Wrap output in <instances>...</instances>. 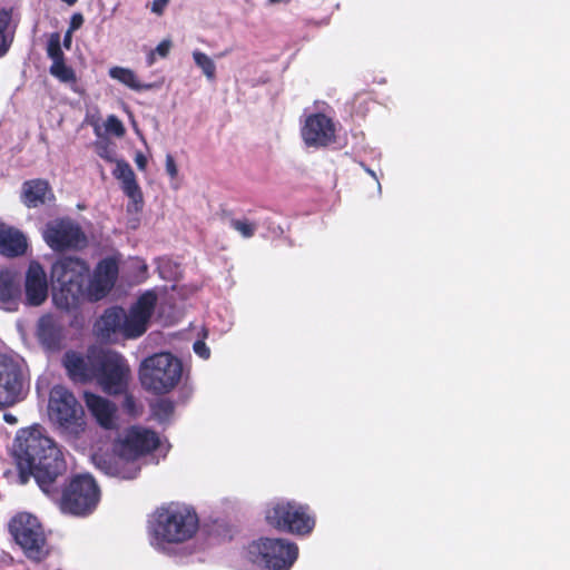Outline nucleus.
Wrapping results in <instances>:
<instances>
[{"label":"nucleus","mask_w":570,"mask_h":570,"mask_svg":"<svg viewBox=\"0 0 570 570\" xmlns=\"http://www.w3.org/2000/svg\"><path fill=\"white\" fill-rule=\"evenodd\" d=\"M170 48L171 41L169 39H164L161 42L158 43L154 51L156 52V55L160 56L161 58H165L169 53Z\"/></svg>","instance_id":"nucleus-38"},{"label":"nucleus","mask_w":570,"mask_h":570,"mask_svg":"<svg viewBox=\"0 0 570 570\" xmlns=\"http://www.w3.org/2000/svg\"><path fill=\"white\" fill-rule=\"evenodd\" d=\"M3 419L6 422L10 423V424H16L17 423V419L14 415L10 414V413H6L3 415Z\"/></svg>","instance_id":"nucleus-42"},{"label":"nucleus","mask_w":570,"mask_h":570,"mask_svg":"<svg viewBox=\"0 0 570 570\" xmlns=\"http://www.w3.org/2000/svg\"><path fill=\"white\" fill-rule=\"evenodd\" d=\"M89 266L79 258L66 257L51 267L52 299L59 309H76L89 293Z\"/></svg>","instance_id":"nucleus-5"},{"label":"nucleus","mask_w":570,"mask_h":570,"mask_svg":"<svg viewBox=\"0 0 570 570\" xmlns=\"http://www.w3.org/2000/svg\"><path fill=\"white\" fill-rule=\"evenodd\" d=\"M26 236L14 227L0 223V254L7 257L23 255L27 250Z\"/></svg>","instance_id":"nucleus-21"},{"label":"nucleus","mask_w":570,"mask_h":570,"mask_svg":"<svg viewBox=\"0 0 570 570\" xmlns=\"http://www.w3.org/2000/svg\"><path fill=\"white\" fill-rule=\"evenodd\" d=\"M170 0H154L150 4V10L157 16H161L165 12Z\"/></svg>","instance_id":"nucleus-37"},{"label":"nucleus","mask_w":570,"mask_h":570,"mask_svg":"<svg viewBox=\"0 0 570 570\" xmlns=\"http://www.w3.org/2000/svg\"><path fill=\"white\" fill-rule=\"evenodd\" d=\"M27 364L16 353H0V407L12 406L24 399Z\"/></svg>","instance_id":"nucleus-12"},{"label":"nucleus","mask_w":570,"mask_h":570,"mask_svg":"<svg viewBox=\"0 0 570 570\" xmlns=\"http://www.w3.org/2000/svg\"><path fill=\"white\" fill-rule=\"evenodd\" d=\"M155 56H156V52H155V51H151V52L148 55V57H147V63H148V66L154 65V62H155Z\"/></svg>","instance_id":"nucleus-44"},{"label":"nucleus","mask_w":570,"mask_h":570,"mask_svg":"<svg viewBox=\"0 0 570 570\" xmlns=\"http://www.w3.org/2000/svg\"><path fill=\"white\" fill-rule=\"evenodd\" d=\"M9 530L29 560L39 562L48 556L46 535L35 515L27 512L18 513L11 519Z\"/></svg>","instance_id":"nucleus-11"},{"label":"nucleus","mask_w":570,"mask_h":570,"mask_svg":"<svg viewBox=\"0 0 570 570\" xmlns=\"http://www.w3.org/2000/svg\"><path fill=\"white\" fill-rule=\"evenodd\" d=\"M230 227L238 232L244 238L252 237L257 229V225L248 219H232Z\"/></svg>","instance_id":"nucleus-32"},{"label":"nucleus","mask_w":570,"mask_h":570,"mask_svg":"<svg viewBox=\"0 0 570 570\" xmlns=\"http://www.w3.org/2000/svg\"><path fill=\"white\" fill-rule=\"evenodd\" d=\"M49 71L51 76H53L61 82L69 83L76 81L75 71L72 70V68L65 63V60L61 62H52Z\"/></svg>","instance_id":"nucleus-28"},{"label":"nucleus","mask_w":570,"mask_h":570,"mask_svg":"<svg viewBox=\"0 0 570 570\" xmlns=\"http://www.w3.org/2000/svg\"><path fill=\"white\" fill-rule=\"evenodd\" d=\"M71 33L72 31L71 30H68L65 35V38H63V45L65 47L69 48L70 43H71Z\"/></svg>","instance_id":"nucleus-41"},{"label":"nucleus","mask_w":570,"mask_h":570,"mask_svg":"<svg viewBox=\"0 0 570 570\" xmlns=\"http://www.w3.org/2000/svg\"><path fill=\"white\" fill-rule=\"evenodd\" d=\"M48 296L47 275L38 262H31L26 275V301L28 305L39 306Z\"/></svg>","instance_id":"nucleus-18"},{"label":"nucleus","mask_w":570,"mask_h":570,"mask_svg":"<svg viewBox=\"0 0 570 570\" xmlns=\"http://www.w3.org/2000/svg\"><path fill=\"white\" fill-rule=\"evenodd\" d=\"M48 416L59 433L68 439H76L85 431L83 409L75 395L62 385H56L50 391Z\"/></svg>","instance_id":"nucleus-6"},{"label":"nucleus","mask_w":570,"mask_h":570,"mask_svg":"<svg viewBox=\"0 0 570 570\" xmlns=\"http://www.w3.org/2000/svg\"><path fill=\"white\" fill-rule=\"evenodd\" d=\"M95 150L99 157L102 159L112 163L117 161L115 156V148L112 147L111 142L107 139H100L95 142Z\"/></svg>","instance_id":"nucleus-31"},{"label":"nucleus","mask_w":570,"mask_h":570,"mask_svg":"<svg viewBox=\"0 0 570 570\" xmlns=\"http://www.w3.org/2000/svg\"><path fill=\"white\" fill-rule=\"evenodd\" d=\"M174 407L171 401L160 400L153 405V413L160 422H165L171 416Z\"/></svg>","instance_id":"nucleus-30"},{"label":"nucleus","mask_w":570,"mask_h":570,"mask_svg":"<svg viewBox=\"0 0 570 570\" xmlns=\"http://www.w3.org/2000/svg\"><path fill=\"white\" fill-rule=\"evenodd\" d=\"M52 198L53 194L46 180L33 179L23 184L22 202L28 207H39L40 205L50 202Z\"/></svg>","instance_id":"nucleus-22"},{"label":"nucleus","mask_w":570,"mask_h":570,"mask_svg":"<svg viewBox=\"0 0 570 570\" xmlns=\"http://www.w3.org/2000/svg\"><path fill=\"white\" fill-rule=\"evenodd\" d=\"M106 134L114 135L115 137H122L126 132L124 124L115 115H109L104 122Z\"/></svg>","instance_id":"nucleus-33"},{"label":"nucleus","mask_w":570,"mask_h":570,"mask_svg":"<svg viewBox=\"0 0 570 570\" xmlns=\"http://www.w3.org/2000/svg\"><path fill=\"white\" fill-rule=\"evenodd\" d=\"M83 23V17L81 13H73L70 18L69 29L72 32L78 30Z\"/></svg>","instance_id":"nucleus-39"},{"label":"nucleus","mask_w":570,"mask_h":570,"mask_svg":"<svg viewBox=\"0 0 570 570\" xmlns=\"http://www.w3.org/2000/svg\"><path fill=\"white\" fill-rule=\"evenodd\" d=\"M112 175L120 181L122 191L130 198L135 209H140L142 206V193L130 165L122 159H118Z\"/></svg>","instance_id":"nucleus-20"},{"label":"nucleus","mask_w":570,"mask_h":570,"mask_svg":"<svg viewBox=\"0 0 570 570\" xmlns=\"http://www.w3.org/2000/svg\"><path fill=\"white\" fill-rule=\"evenodd\" d=\"M134 160L139 170H141V171L146 170L148 159L141 151H137L135 154Z\"/></svg>","instance_id":"nucleus-40"},{"label":"nucleus","mask_w":570,"mask_h":570,"mask_svg":"<svg viewBox=\"0 0 570 570\" xmlns=\"http://www.w3.org/2000/svg\"><path fill=\"white\" fill-rule=\"evenodd\" d=\"M156 303V294L148 291L140 295L128 311L118 306L107 308L95 323L96 336L109 343L142 336L148 328Z\"/></svg>","instance_id":"nucleus-3"},{"label":"nucleus","mask_w":570,"mask_h":570,"mask_svg":"<svg viewBox=\"0 0 570 570\" xmlns=\"http://www.w3.org/2000/svg\"><path fill=\"white\" fill-rule=\"evenodd\" d=\"M193 350H194L195 354L198 355L203 360H208L210 356L209 347L202 340H198L194 343Z\"/></svg>","instance_id":"nucleus-35"},{"label":"nucleus","mask_w":570,"mask_h":570,"mask_svg":"<svg viewBox=\"0 0 570 570\" xmlns=\"http://www.w3.org/2000/svg\"><path fill=\"white\" fill-rule=\"evenodd\" d=\"M37 336L43 346L48 348L57 346L61 338V326L58 320L51 314L41 316L37 325Z\"/></svg>","instance_id":"nucleus-23"},{"label":"nucleus","mask_w":570,"mask_h":570,"mask_svg":"<svg viewBox=\"0 0 570 570\" xmlns=\"http://www.w3.org/2000/svg\"><path fill=\"white\" fill-rule=\"evenodd\" d=\"M118 276V263L112 257H107L98 263L89 279V293L87 299L97 302L104 298L114 287Z\"/></svg>","instance_id":"nucleus-16"},{"label":"nucleus","mask_w":570,"mask_h":570,"mask_svg":"<svg viewBox=\"0 0 570 570\" xmlns=\"http://www.w3.org/2000/svg\"><path fill=\"white\" fill-rule=\"evenodd\" d=\"M247 557L265 570H289L298 557V547L287 539L261 538L248 546Z\"/></svg>","instance_id":"nucleus-8"},{"label":"nucleus","mask_w":570,"mask_h":570,"mask_svg":"<svg viewBox=\"0 0 570 570\" xmlns=\"http://www.w3.org/2000/svg\"><path fill=\"white\" fill-rule=\"evenodd\" d=\"M99 348L89 350L88 354H82L68 351L62 357V365L67 371L68 376L75 383H87L94 381L95 364L92 356L98 353Z\"/></svg>","instance_id":"nucleus-17"},{"label":"nucleus","mask_w":570,"mask_h":570,"mask_svg":"<svg viewBox=\"0 0 570 570\" xmlns=\"http://www.w3.org/2000/svg\"><path fill=\"white\" fill-rule=\"evenodd\" d=\"M266 520L274 528L297 535H306L315 527L309 508L289 500L273 502L266 510Z\"/></svg>","instance_id":"nucleus-10"},{"label":"nucleus","mask_w":570,"mask_h":570,"mask_svg":"<svg viewBox=\"0 0 570 570\" xmlns=\"http://www.w3.org/2000/svg\"><path fill=\"white\" fill-rule=\"evenodd\" d=\"M136 266H137V268H139L141 271V273L145 274L147 272V265L144 262L137 259Z\"/></svg>","instance_id":"nucleus-43"},{"label":"nucleus","mask_w":570,"mask_h":570,"mask_svg":"<svg viewBox=\"0 0 570 570\" xmlns=\"http://www.w3.org/2000/svg\"><path fill=\"white\" fill-rule=\"evenodd\" d=\"M366 173H368V175H371L376 181H379L377 177H376V174L371 170L370 168H365ZM377 186H379V189H381V185L380 183H377Z\"/></svg>","instance_id":"nucleus-45"},{"label":"nucleus","mask_w":570,"mask_h":570,"mask_svg":"<svg viewBox=\"0 0 570 570\" xmlns=\"http://www.w3.org/2000/svg\"><path fill=\"white\" fill-rule=\"evenodd\" d=\"M115 455L95 454L92 460L96 466L107 475L117 476L124 480L135 479L140 465L137 460L151 455L165 458L169 451L167 441H163L160 436L153 430L142 426H131L125 430L114 444Z\"/></svg>","instance_id":"nucleus-2"},{"label":"nucleus","mask_w":570,"mask_h":570,"mask_svg":"<svg viewBox=\"0 0 570 570\" xmlns=\"http://www.w3.org/2000/svg\"><path fill=\"white\" fill-rule=\"evenodd\" d=\"M42 237L53 250L78 249L87 243L80 226L69 218H58L47 223Z\"/></svg>","instance_id":"nucleus-14"},{"label":"nucleus","mask_w":570,"mask_h":570,"mask_svg":"<svg viewBox=\"0 0 570 570\" xmlns=\"http://www.w3.org/2000/svg\"><path fill=\"white\" fill-rule=\"evenodd\" d=\"M100 500L99 488L89 474L76 475L63 491L60 508L65 513L83 517L90 514Z\"/></svg>","instance_id":"nucleus-13"},{"label":"nucleus","mask_w":570,"mask_h":570,"mask_svg":"<svg viewBox=\"0 0 570 570\" xmlns=\"http://www.w3.org/2000/svg\"><path fill=\"white\" fill-rule=\"evenodd\" d=\"M335 125L332 118L316 112L308 115L301 129L304 144L307 147L321 148L335 140Z\"/></svg>","instance_id":"nucleus-15"},{"label":"nucleus","mask_w":570,"mask_h":570,"mask_svg":"<svg viewBox=\"0 0 570 570\" xmlns=\"http://www.w3.org/2000/svg\"><path fill=\"white\" fill-rule=\"evenodd\" d=\"M95 377L104 392L110 395L122 394L128 386L130 368L126 358L118 352L99 348L92 356Z\"/></svg>","instance_id":"nucleus-9"},{"label":"nucleus","mask_w":570,"mask_h":570,"mask_svg":"<svg viewBox=\"0 0 570 570\" xmlns=\"http://www.w3.org/2000/svg\"><path fill=\"white\" fill-rule=\"evenodd\" d=\"M95 132L97 136H100V127L99 126L95 127Z\"/></svg>","instance_id":"nucleus-46"},{"label":"nucleus","mask_w":570,"mask_h":570,"mask_svg":"<svg viewBox=\"0 0 570 570\" xmlns=\"http://www.w3.org/2000/svg\"><path fill=\"white\" fill-rule=\"evenodd\" d=\"M11 12L0 8V58L4 57L13 42V32L10 30Z\"/></svg>","instance_id":"nucleus-26"},{"label":"nucleus","mask_w":570,"mask_h":570,"mask_svg":"<svg viewBox=\"0 0 570 570\" xmlns=\"http://www.w3.org/2000/svg\"><path fill=\"white\" fill-rule=\"evenodd\" d=\"M19 296V285L13 273L0 272V305L11 311L16 307Z\"/></svg>","instance_id":"nucleus-24"},{"label":"nucleus","mask_w":570,"mask_h":570,"mask_svg":"<svg viewBox=\"0 0 570 570\" xmlns=\"http://www.w3.org/2000/svg\"><path fill=\"white\" fill-rule=\"evenodd\" d=\"M195 65L202 70L207 80L214 81L216 78V65L214 60L200 50L193 51Z\"/></svg>","instance_id":"nucleus-27"},{"label":"nucleus","mask_w":570,"mask_h":570,"mask_svg":"<svg viewBox=\"0 0 570 570\" xmlns=\"http://www.w3.org/2000/svg\"><path fill=\"white\" fill-rule=\"evenodd\" d=\"M181 374V362L166 352L145 358L139 368L141 385L157 394L171 391L179 383Z\"/></svg>","instance_id":"nucleus-7"},{"label":"nucleus","mask_w":570,"mask_h":570,"mask_svg":"<svg viewBox=\"0 0 570 570\" xmlns=\"http://www.w3.org/2000/svg\"><path fill=\"white\" fill-rule=\"evenodd\" d=\"M47 55L52 60V62L63 61V52L61 50L59 33H52L50 36L47 43Z\"/></svg>","instance_id":"nucleus-29"},{"label":"nucleus","mask_w":570,"mask_h":570,"mask_svg":"<svg viewBox=\"0 0 570 570\" xmlns=\"http://www.w3.org/2000/svg\"><path fill=\"white\" fill-rule=\"evenodd\" d=\"M125 393L122 409L125 412L131 416H136L140 413L141 407L136 403L134 396L131 394Z\"/></svg>","instance_id":"nucleus-34"},{"label":"nucleus","mask_w":570,"mask_h":570,"mask_svg":"<svg viewBox=\"0 0 570 570\" xmlns=\"http://www.w3.org/2000/svg\"><path fill=\"white\" fill-rule=\"evenodd\" d=\"M85 403L97 423L106 429L117 428V406L111 401L91 392H85Z\"/></svg>","instance_id":"nucleus-19"},{"label":"nucleus","mask_w":570,"mask_h":570,"mask_svg":"<svg viewBox=\"0 0 570 570\" xmlns=\"http://www.w3.org/2000/svg\"><path fill=\"white\" fill-rule=\"evenodd\" d=\"M108 75L111 79L119 81L124 86L135 91L148 90L153 86L149 83H142L134 70L124 67H111L108 70Z\"/></svg>","instance_id":"nucleus-25"},{"label":"nucleus","mask_w":570,"mask_h":570,"mask_svg":"<svg viewBox=\"0 0 570 570\" xmlns=\"http://www.w3.org/2000/svg\"><path fill=\"white\" fill-rule=\"evenodd\" d=\"M13 453L20 484H26L33 476L47 495H58L57 480L66 472L67 464L60 446L43 428L33 425L20 430L14 440Z\"/></svg>","instance_id":"nucleus-1"},{"label":"nucleus","mask_w":570,"mask_h":570,"mask_svg":"<svg viewBox=\"0 0 570 570\" xmlns=\"http://www.w3.org/2000/svg\"><path fill=\"white\" fill-rule=\"evenodd\" d=\"M198 525L199 520L194 509L170 503L157 509L149 520V543L158 552L171 554L173 546L194 538Z\"/></svg>","instance_id":"nucleus-4"},{"label":"nucleus","mask_w":570,"mask_h":570,"mask_svg":"<svg viewBox=\"0 0 570 570\" xmlns=\"http://www.w3.org/2000/svg\"><path fill=\"white\" fill-rule=\"evenodd\" d=\"M166 171L171 179H175L178 175V167L176 165L174 157L170 154L166 156Z\"/></svg>","instance_id":"nucleus-36"}]
</instances>
